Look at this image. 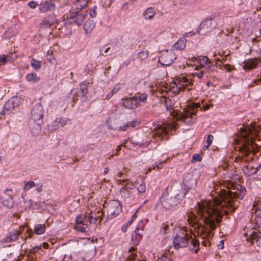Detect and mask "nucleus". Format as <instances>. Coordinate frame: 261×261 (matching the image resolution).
Masks as SVG:
<instances>
[{"label": "nucleus", "instance_id": "nucleus-1", "mask_svg": "<svg viewBox=\"0 0 261 261\" xmlns=\"http://www.w3.org/2000/svg\"><path fill=\"white\" fill-rule=\"evenodd\" d=\"M231 191L228 189H222L219 191V198H215L213 201L204 202L199 205L198 213L204 216L207 226L215 228L224 214L228 213L229 210L233 212L238 207L234 199H242L246 194L244 187L240 185L236 186V189Z\"/></svg>", "mask_w": 261, "mask_h": 261}, {"label": "nucleus", "instance_id": "nucleus-2", "mask_svg": "<svg viewBox=\"0 0 261 261\" xmlns=\"http://www.w3.org/2000/svg\"><path fill=\"white\" fill-rule=\"evenodd\" d=\"M260 129V126L256 124L251 125L250 127L240 128L242 137L243 138L242 141L244 142V144L242 146L239 147V150L243 155H247L249 152L251 150H253L256 146L253 138L252 137L249 138L248 136L249 134L252 133V132H253L254 135H256Z\"/></svg>", "mask_w": 261, "mask_h": 261}, {"label": "nucleus", "instance_id": "nucleus-3", "mask_svg": "<svg viewBox=\"0 0 261 261\" xmlns=\"http://www.w3.org/2000/svg\"><path fill=\"white\" fill-rule=\"evenodd\" d=\"M212 201H202L200 203H198V207L197 210V212L198 215V216L201 217L203 219V221L204 222V225H201L198 223L197 220L196 216L193 213L189 214L188 215V221L189 222V224H190L192 226L194 227L195 229H197V233L198 234H203L206 233L205 236L207 237L208 235L209 236L211 233V231L214 230L217 227V225H216L215 228H212L210 226H207L205 223V217L204 216L200 215L198 213V209L199 207V205L203 203L204 202H211ZM220 222V219L219 220V222L217 223L218 225Z\"/></svg>", "mask_w": 261, "mask_h": 261}, {"label": "nucleus", "instance_id": "nucleus-4", "mask_svg": "<svg viewBox=\"0 0 261 261\" xmlns=\"http://www.w3.org/2000/svg\"><path fill=\"white\" fill-rule=\"evenodd\" d=\"M190 86H191V82L187 77L180 76L170 83L169 88L166 90V92H171L174 94H177L186 88L188 91L190 90L191 88L189 87Z\"/></svg>", "mask_w": 261, "mask_h": 261}, {"label": "nucleus", "instance_id": "nucleus-5", "mask_svg": "<svg viewBox=\"0 0 261 261\" xmlns=\"http://www.w3.org/2000/svg\"><path fill=\"white\" fill-rule=\"evenodd\" d=\"M198 62L199 63V66H195L194 69L195 71L192 73V74L201 79L206 71L210 69L212 64L211 63L209 59L206 57H199Z\"/></svg>", "mask_w": 261, "mask_h": 261}, {"label": "nucleus", "instance_id": "nucleus-6", "mask_svg": "<svg viewBox=\"0 0 261 261\" xmlns=\"http://www.w3.org/2000/svg\"><path fill=\"white\" fill-rule=\"evenodd\" d=\"M176 57L173 50H164L161 51L159 62L163 65L168 66L171 64Z\"/></svg>", "mask_w": 261, "mask_h": 261}, {"label": "nucleus", "instance_id": "nucleus-7", "mask_svg": "<svg viewBox=\"0 0 261 261\" xmlns=\"http://www.w3.org/2000/svg\"><path fill=\"white\" fill-rule=\"evenodd\" d=\"M140 223H141V225H142V223L141 222H140L138 226H134L133 225L130 228L134 230V232L135 233V234H132V240L133 242H134L135 245L130 248V249H129V252H133L136 250V246L138 244L139 241L140 240H141L142 238V236L140 233V230H142L143 227L140 226Z\"/></svg>", "mask_w": 261, "mask_h": 261}, {"label": "nucleus", "instance_id": "nucleus-8", "mask_svg": "<svg viewBox=\"0 0 261 261\" xmlns=\"http://www.w3.org/2000/svg\"><path fill=\"white\" fill-rule=\"evenodd\" d=\"M21 233L20 230L11 229L6 237L0 241V246L4 245V243H9L18 239V237Z\"/></svg>", "mask_w": 261, "mask_h": 261}, {"label": "nucleus", "instance_id": "nucleus-9", "mask_svg": "<svg viewBox=\"0 0 261 261\" xmlns=\"http://www.w3.org/2000/svg\"><path fill=\"white\" fill-rule=\"evenodd\" d=\"M122 206L120 202L116 200H113L109 203L108 211L112 216L118 215L121 211Z\"/></svg>", "mask_w": 261, "mask_h": 261}, {"label": "nucleus", "instance_id": "nucleus-10", "mask_svg": "<svg viewBox=\"0 0 261 261\" xmlns=\"http://www.w3.org/2000/svg\"><path fill=\"white\" fill-rule=\"evenodd\" d=\"M188 237V235H186L185 237L180 236L175 237L173 241L174 248L178 249L187 247L188 244V242H187Z\"/></svg>", "mask_w": 261, "mask_h": 261}, {"label": "nucleus", "instance_id": "nucleus-11", "mask_svg": "<svg viewBox=\"0 0 261 261\" xmlns=\"http://www.w3.org/2000/svg\"><path fill=\"white\" fill-rule=\"evenodd\" d=\"M247 240L250 242L255 247H257L258 249H261V237H259V234H257L256 232H252L249 235Z\"/></svg>", "mask_w": 261, "mask_h": 261}, {"label": "nucleus", "instance_id": "nucleus-12", "mask_svg": "<svg viewBox=\"0 0 261 261\" xmlns=\"http://www.w3.org/2000/svg\"><path fill=\"white\" fill-rule=\"evenodd\" d=\"M43 108L40 105H36L32 110V117L34 121H40L43 118Z\"/></svg>", "mask_w": 261, "mask_h": 261}, {"label": "nucleus", "instance_id": "nucleus-13", "mask_svg": "<svg viewBox=\"0 0 261 261\" xmlns=\"http://www.w3.org/2000/svg\"><path fill=\"white\" fill-rule=\"evenodd\" d=\"M122 100L123 105L128 109H136L139 105V102H138V100H137V97H135L134 96L133 97L123 99Z\"/></svg>", "mask_w": 261, "mask_h": 261}, {"label": "nucleus", "instance_id": "nucleus-14", "mask_svg": "<svg viewBox=\"0 0 261 261\" xmlns=\"http://www.w3.org/2000/svg\"><path fill=\"white\" fill-rule=\"evenodd\" d=\"M187 242H188V244L187 246L188 247L190 250L197 253L199 250V241L195 239V236H194L193 238L188 236Z\"/></svg>", "mask_w": 261, "mask_h": 261}, {"label": "nucleus", "instance_id": "nucleus-15", "mask_svg": "<svg viewBox=\"0 0 261 261\" xmlns=\"http://www.w3.org/2000/svg\"><path fill=\"white\" fill-rule=\"evenodd\" d=\"M259 202H260L259 201H255L252 210V213L254 215L256 223L258 225L261 224V209L258 207Z\"/></svg>", "mask_w": 261, "mask_h": 261}, {"label": "nucleus", "instance_id": "nucleus-16", "mask_svg": "<svg viewBox=\"0 0 261 261\" xmlns=\"http://www.w3.org/2000/svg\"><path fill=\"white\" fill-rule=\"evenodd\" d=\"M90 0H76L73 4L72 11L75 10L76 12H80L81 10L86 8Z\"/></svg>", "mask_w": 261, "mask_h": 261}, {"label": "nucleus", "instance_id": "nucleus-17", "mask_svg": "<svg viewBox=\"0 0 261 261\" xmlns=\"http://www.w3.org/2000/svg\"><path fill=\"white\" fill-rule=\"evenodd\" d=\"M259 62L261 60L256 58L249 59L244 62L243 68L245 70H252L256 67Z\"/></svg>", "mask_w": 261, "mask_h": 261}, {"label": "nucleus", "instance_id": "nucleus-18", "mask_svg": "<svg viewBox=\"0 0 261 261\" xmlns=\"http://www.w3.org/2000/svg\"><path fill=\"white\" fill-rule=\"evenodd\" d=\"M79 12H70V17L71 19H75L74 22L78 25L81 24L85 20L86 14H79Z\"/></svg>", "mask_w": 261, "mask_h": 261}, {"label": "nucleus", "instance_id": "nucleus-19", "mask_svg": "<svg viewBox=\"0 0 261 261\" xmlns=\"http://www.w3.org/2000/svg\"><path fill=\"white\" fill-rule=\"evenodd\" d=\"M176 123L174 122H173L172 124H166V125L164 124V126L163 127L162 125L160 126L158 125V127L159 128V130L157 132V133L159 134V136H163L167 134V129H169L170 127L171 129H176Z\"/></svg>", "mask_w": 261, "mask_h": 261}, {"label": "nucleus", "instance_id": "nucleus-20", "mask_svg": "<svg viewBox=\"0 0 261 261\" xmlns=\"http://www.w3.org/2000/svg\"><path fill=\"white\" fill-rule=\"evenodd\" d=\"M55 8L54 3L49 2H45L40 4L39 10L41 12L45 13L49 11H52Z\"/></svg>", "mask_w": 261, "mask_h": 261}, {"label": "nucleus", "instance_id": "nucleus-21", "mask_svg": "<svg viewBox=\"0 0 261 261\" xmlns=\"http://www.w3.org/2000/svg\"><path fill=\"white\" fill-rule=\"evenodd\" d=\"M194 114L192 112H190L189 110L185 109L183 114L179 115L177 112H174L173 113V116L176 118L177 120H182L186 121V119Z\"/></svg>", "mask_w": 261, "mask_h": 261}, {"label": "nucleus", "instance_id": "nucleus-22", "mask_svg": "<svg viewBox=\"0 0 261 261\" xmlns=\"http://www.w3.org/2000/svg\"><path fill=\"white\" fill-rule=\"evenodd\" d=\"M101 217L102 213L100 211L91 212L89 214V221L90 223H95L98 220H100Z\"/></svg>", "mask_w": 261, "mask_h": 261}, {"label": "nucleus", "instance_id": "nucleus-23", "mask_svg": "<svg viewBox=\"0 0 261 261\" xmlns=\"http://www.w3.org/2000/svg\"><path fill=\"white\" fill-rule=\"evenodd\" d=\"M260 167L261 166L259 165L257 166L256 168H254L253 167L251 166L248 165L247 166H245L243 168V171L246 174L250 175L256 173L257 172V171L258 170L259 168H260Z\"/></svg>", "mask_w": 261, "mask_h": 261}, {"label": "nucleus", "instance_id": "nucleus-24", "mask_svg": "<svg viewBox=\"0 0 261 261\" xmlns=\"http://www.w3.org/2000/svg\"><path fill=\"white\" fill-rule=\"evenodd\" d=\"M96 250L94 246L89 247L85 252L86 259L87 260L91 259L96 254Z\"/></svg>", "mask_w": 261, "mask_h": 261}, {"label": "nucleus", "instance_id": "nucleus-25", "mask_svg": "<svg viewBox=\"0 0 261 261\" xmlns=\"http://www.w3.org/2000/svg\"><path fill=\"white\" fill-rule=\"evenodd\" d=\"M95 23L93 20L87 21L84 24V30L86 33H90L95 28Z\"/></svg>", "mask_w": 261, "mask_h": 261}, {"label": "nucleus", "instance_id": "nucleus-26", "mask_svg": "<svg viewBox=\"0 0 261 261\" xmlns=\"http://www.w3.org/2000/svg\"><path fill=\"white\" fill-rule=\"evenodd\" d=\"M46 230V226L44 224H37L34 229V233L36 234H41L44 233Z\"/></svg>", "mask_w": 261, "mask_h": 261}, {"label": "nucleus", "instance_id": "nucleus-27", "mask_svg": "<svg viewBox=\"0 0 261 261\" xmlns=\"http://www.w3.org/2000/svg\"><path fill=\"white\" fill-rule=\"evenodd\" d=\"M186 46V40L184 38L179 39L174 44V47L177 49H183Z\"/></svg>", "mask_w": 261, "mask_h": 261}, {"label": "nucleus", "instance_id": "nucleus-28", "mask_svg": "<svg viewBox=\"0 0 261 261\" xmlns=\"http://www.w3.org/2000/svg\"><path fill=\"white\" fill-rule=\"evenodd\" d=\"M26 79L30 82H36L39 81L40 77L35 73H31L27 75Z\"/></svg>", "mask_w": 261, "mask_h": 261}, {"label": "nucleus", "instance_id": "nucleus-29", "mask_svg": "<svg viewBox=\"0 0 261 261\" xmlns=\"http://www.w3.org/2000/svg\"><path fill=\"white\" fill-rule=\"evenodd\" d=\"M148 56L149 52L147 50H143L139 53L137 59L139 61H142L146 59L148 57Z\"/></svg>", "mask_w": 261, "mask_h": 261}, {"label": "nucleus", "instance_id": "nucleus-30", "mask_svg": "<svg viewBox=\"0 0 261 261\" xmlns=\"http://www.w3.org/2000/svg\"><path fill=\"white\" fill-rule=\"evenodd\" d=\"M155 14V12L152 8L147 9L145 13V17L146 19L152 18Z\"/></svg>", "mask_w": 261, "mask_h": 261}, {"label": "nucleus", "instance_id": "nucleus-31", "mask_svg": "<svg viewBox=\"0 0 261 261\" xmlns=\"http://www.w3.org/2000/svg\"><path fill=\"white\" fill-rule=\"evenodd\" d=\"M87 225L84 223H75L74 228L78 231L85 232L87 229Z\"/></svg>", "mask_w": 261, "mask_h": 261}, {"label": "nucleus", "instance_id": "nucleus-32", "mask_svg": "<svg viewBox=\"0 0 261 261\" xmlns=\"http://www.w3.org/2000/svg\"><path fill=\"white\" fill-rule=\"evenodd\" d=\"M135 126H136V121H132L130 123H127L125 124H123L122 125H120L119 126V130H121V131H124L129 126H132V127H134Z\"/></svg>", "mask_w": 261, "mask_h": 261}, {"label": "nucleus", "instance_id": "nucleus-33", "mask_svg": "<svg viewBox=\"0 0 261 261\" xmlns=\"http://www.w3.org/2000/svg\"><path fill=\"white\" fill-rule=\"evenodd\" d=\"M162 98L164 99V105L166 106L167 109L169 111H171L172 109V107L171 105L172 103L169 98H167L166 96H162Z\"/></svg>", "mask_w": 261, "mask_h": 261}, {"label": "nucleus", "instance_id": "nucleus-34", "mask_svg": "<svg viewBox=\"0 0 261 261\" xmlns=\"http://www.w3.org/2000/svg\"><path fill=\"white\" fill-rule=\"evenodd\" d=\"M31 65L35 69H39L41 67V62L33 59L31 61Z\"/></svg>", "mask_w": 261, "mask_h": 261}, {"label": "nucleus", "instance_id": "nucleus-35", "mask_svg": "<svg viewBox=\"0 0 261 261\" xmlns=\"http://www.w3.org/2000/svg\"><path fill=\"white\" fill-rule=\"evenodd\" d=\"M96 10H97V7L96 6H95L93 8L89 9V13L90 16L91 17L94 18L96 16V15H97Z\"/></svg>", "mask_w": 261, "mask_h": 261}, {"label": "nucleus", "instance_id": "nucleus-36", "mask_svg": "<svg viewBox=\"0 0 261 261\" xmlns=\"http://www.w3.org/2000/svg\"><path fill=\"white\" fill-rule=\"evenodd\" d=\"M35 184L34 181H29L28 182L26 183L24 186V190L28 191L32 187H34Z\"/></svg>", "mask_w": 261, "mask_h": 261}, {"label": "nucleus", "instance_id": "nucleus-37", "mask_svg": "<svg viewBox=\"0 0 261 261\" xmlns=\"http://www.w3.org/2000/svg\"><path fill=\"white\" fill-rule=\"evenodd\" d=\"M202 160V157L199 154H194L193 155L192 159L191 161L192 163H195L196 162H200Z\"/></svg>", "mask_w": 261, "mask_h": 261}, {"label": "nucleus", "instance_id": "nucleus-38", "mask_svg": "<svg viewBox=\"0 0 261 261\" xmlns=\"http://www.w3.org/2000/svg\"><path fill=\"white\" fill-rule=\"evenodd\" d=\"M135 97H137V100L140 102H143L146 101L147 95L145 93H142L141 94H139L138 96H135Z\"/></svg>", "mask_w": 261, "mask_h": 261}, {"label": "nucleus", "instance_id": "nucleus-39", "mask_svg": "<svg viewBox=\"0 0 261 261\" xmlns=\"http://www.w3.org/2000/svg\"><path fill=\"white\" fill-rule=\"evenodd\" d=\"M125 188L127 189V190H132L134 188L135 185L134 183L132 181H127L125 185Z\"/></svg>", "mask_w": 261, "mask_h": 261}, {"label": "nucleus", "instance_id": "nucleus-40", "mask_svg": "<svg viewBox=\"0 0 261 261\" xmlns=\"http://www.w3.org/2000/svg\"><path fill=\"white\" fill-rule=\"evenodd\" d=\"M51 25L49 22L46 19H44L41 24V27L42 28H49Z\"/></svg>", "mask_w": 261, "mask_h": 261}, {"label": "nucleus", "instance_id": "nucleus-41", "mask_svg": "<svg viewBox=\"0 0 261 261\" xmlns=\"http://www.w3.org/2000/svg\"><path fill=\"white\" fill-rule=\"evenodd\" d=\"M213 139V136L211 135H209L207 138V145L205 146L206 148H208L209 146L212 143Z\"/></svg>", "mask_w": 261, "mask_h": 261}, {"label": "nucleus", "instance_id": "nucleus-42", "mask_svg": "<svg viewBox=\"0 0 261 261\" xmlns=\"http://www.w3.org/2000/svg\"><path fill=\"white\" fill-rule=\"evenodd\" d=\"M8 58V55H4L0 58V65H4L7 62V58Z\"/></svg>", "mask_w": 261, "mask_h": 261}, {"label": "nucleus", "instance_id": "nucleus-43", "mask_svg": "<svg viewBox=\"0 0 261 261\" xmlns=\"http://www.w3.org/2000/svg\"><path fill=\"white\" fill-rule=\"evenodd\" d=\"M127 192H128V190H127L126 188H125V186L121 188L120 190V192L121 195L123 196H125L127 195L128 194L127 193Z\"/></svg>", "mask_w": 261, "mask_h": 261}, {"label": "nucleus", "instance_id": "nucleus-44", "mask_svg": "<svg viewBox=\"0 0 261 261\" xmlns=\"http://www.w3.org/2000/svg\"><path fill=\"white\" fill-rule=\"evenodd\" d=\"M138 190L140 193H143L146 190V187L144 184H140L138 187Z\"/></svg>", "mask_w": 261, "mask_h": 261}, {"label": "nucleus", "instance_id": "nucleus-45", "mask_svg": "<svg viewBox=\"0 0 261 261\" xmlns=\"http://www.w3.org/2000/svg\"><path fill=\"white\" fill-rule=\"evenodd\" d=\"M41 248V246H35L32 249H31L30 251V253L32 254H34L36 252H38Z\"/></svg>", "mask_w": 261, "mask_h": 261}, {"label": "nucleus", "instance_id": "nucleus-46", "mask_svg": "<svg viewBox=\"0 0 261 261\" xmlns=\"http://www.w3.org/2000/svg\"><path fill=\"white\" fill-rule=\"evenodd\" d=\"M200 103H192L191 105L190 109L193 111L195 109L200 107Z\"/></svg>", "mask_w": 261, "mask_h": 261}, {"label": "nucleus", "instance_id": "nucleus-47", "mask_svg": "<svg viewBox=\"0 0 261 261\" xmlns=\"http://www.w3.org/2000/svg\"><path fill=\"white\" fill-rule=\"evenodd\" d=\"M167 200H168L167 198ZM161 201L162 204L163 205V206H164L166 208H167L168 206H169L170 205L166 202V199L164 197L161 199Z\"/></svg>", "mask_w": 261, "mask_h": 261}, {"label": "nucleus", "instance_id": "nucleus-48", "mask_svg": "<svg viewBox=\"0 0 261 261\" xmlns=\"http://www.w3.org/2000/svg\"><path fill=\"white\" fill-rule=\"evenodd\" d=\"M158 261H172V260L167 256L163 255L158 258Z\"/></svg>", "mask_w": 261, "mask_h": 261}, {"label": "nucleus", "instance_id": "nucleus-49", "mask_svg": "<svg viewBox=\"0 0 261 261\" xmlns=\"http://www.w3.org/2000/svg\"><path fill=\"white\" fill-rule=\"evenodd\" d=\"M132 224H129V222L122 227V230L124 232H126L127 230V228L130 227Z\"/></svg>", "mask_w": 261, "mask_h": 261}, {"label": "nucleus", "instance_id": "nucleus-50", "mask_svg": "<svg viewBox=\"0 0 261 261\" xmlns=\"http://www.w3.org/2000/svg\"><path fill=\"white\" fill-rule=\"evenodd\" d=\"M84 218L82 216H79L77 217L76 220V223H84Z\"/></svg>", "mask_w": 261, "mask_h": 261}, {"label": "nucleus", "instance_id": "nucleus-51", "mask_svg": "<svg viewBox=\"0 0 261 261\" xmlns=\"http://www.w3.org/2000/svg\"><path fill=\"white\" fill-rule=\"evenodd\" d=\"M145 85V82L143 80H140L139 82H138V84L137 85L136 88H140V85Z\"/></svg>", "mask_w": 261, "mask_h": 261}, {"label": "nucleus", "instance_id": "nucleus-52", "mask_svg": "<svg viewBox=\"0 0 261 261\" xmlns=\"http://www.w3.org/2000/svg\"><path fill=\"white\" fill-rule=\"evenodd\" d=\"M137 211H136V212L134 213V214L132 216V219L129 222V224H132L133 222L134 221L135 219L137 217Z\"/></svg>", "mask_w": 261, "mask_h": 261}, {"label": "nucleus", "instance_id": "nucleus-53", "mask_svg": "<svg viewBox=\"0 0 261 261\" xmlns=\"http://www.w3.org/2000/svg\"><path fill=\"white\" fill-rule=\"evenodd\" d=\"M28 6L31 8H35L36 7V4L35 2L32 1L28 4Z\"/></svg>", "mask_w": 261, "mask_h": 261}, {"label": "nucleus", "instance_id": "nucleus-54", "mask_svg": "<svg viewBox=\"0 0 261 261\" xmlns=\"http://www.w3.org/2000/svg\"><path fill=\"white\" fill-rule=\"evenodd\" d=\"M163 228L165 232H167V231L169 229V225H168V224H163Z\"/></svg>", "mask_w": 261, "mask_h": 261}, {"label": "nucleus", "instance_id": "nucleus-55", "mask_svg": "<svg viewBox=\"0 0 261 261\" xmlns=\"http://www.w3.org/2000/svg\"><path fill=\"white\" fill-rule=\"evenodd\" d=\"M212 106V105L206 104L205 106H204L202 109H203V111H206L208 110Z\"/></svg>", "mask_w": 261, "mask_h": 261}, {"label": "nucleus", "instance_id": "nucleus-56", "mask_svg": "<svg viewBox=\"0 0 261 261\" xmlns=\"http://www.w3.org/2000/svg\"><path fill=\"white\" fill-rule=\"evenodd\" d=\"M224 68L227 70L229 71L231 69V66L229 64H226L224 65Z\"/></svg>", "mask_w": 261, "mask_h": 261}, {"label": "nucleus", "instance_id": "nucleus-57", "mask_svg": "<svg viewBox=\"0 0 261 261\" xmlns=\"http://www.w3.org/2000/svg\"><path fill=\"white\" fill-rule=\"evenodd\" d=\"M9 56V58H7V61L12 62L14 61V59L11 58V55H12V54H10V55H8Z\"/></svg>", "mask_w": 261, "mask_h": 261}, {"label": "nucleus", "instance_id": "nucleus-58", "mask_svg": "<svg viewBox=\"0 0 261 261\" xmlns=\"http://www.w3.org/2000/svg\"><path fill=\"white\" fill-rule=\"evenodd\" d=\"M135 256V254L134 253H132L129 256H128V259L129 260H132V259H133L134 258Z\"/></svg>", "mask_w": 261, "mask_h": 261}, {"label": "nucleus", "instance_id": "nucleus-59", "mask_svg": "<svg viewBox=\"0 0 261 261\" xmlns=\"http://www.w3.org/2000/svg\"><path fill=\"white\" fill-rule=\"evenodd\" d=\"M49 247V244L47 243H43V247L45 249H47Z\"/></svg>", "mask_w": 261, "mask_h": 261}, {"label": "nucleus", "instance_id": "nucleus-60", "mask_svg": "<svg viewBox=\"0 0 261 261\" xmlns=\"http://www.w3.org/2000/svg\"><path fill=\"white\" fill-rule=\"evenodd\" d=\"M202 244L204 246H206L207 244H208V245L210 244V242H209V241H208V240H207V242H206V241H203V242H202Z\"/></svg>", "mask_w": 261, "mask_h": 261}, {"label": "nucleus", "instance_id": "nucleus-61", "mask_svg": "<svg viewBox=\"0 0 261 261\" xmlns=\"http://www.w3.org/2000/svg\"><path fill=\"white\" fill-rule=\"evenodd\" d=\"M224 53L225 51H219L217 54L220 56H223L224 55Z\"/></svg>", "mask_w": 261, "mask_h": 261}, {"label": "nucleus", "instance_id": "nucleus-62", "mask_svg": "<svg viewBox=\"0 0 261 261\" xmlns=\"http://www.w3.org/2000/svg\"><path fill=\"white\" fill-rule=\"evenodd\" d=\"M119 88H116L115 87V88H114L112 90V92H113V93H115V92H117V91H118V90H119Z\"/></svg>", "mask_w": 261, "mask_h": 261}, {"label": "nucleus", "instance_id": "nucleus-63", "mask_svg": "<svg viewBox=\"0 0 261 261\" xmlns=\"http://www.w3.org/2000/svg\"><path fill=\"white\" fill-rule=\"evenodd\" d=\"M122 175H123V173H122V172H119V173H118V176L119 177H121V176H122Z\"/></svg>", "mask_w": 261, "mask_h": 261}, {"label": "nucleus", "instance_id": "nucleus-64", "mask_svg": "<svg viewBox=\"0 0 261 261\" xmlns=\"http://www.w3.org/2000/svg\"><path fill=\"white\" fill-rule=\"evenodd\" d=\"M5 93H6V90H5V89H4V90L3 91V92H2V94H1V96H3V95H4V94H5Z\"/></svg>", "mask_w": 261, "mask_h": 261}]
</instances>
